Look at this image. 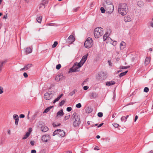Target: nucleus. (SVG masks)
Listing matches in <instances>:
<instances>
[{"instance_id":"338daca9","label":"nucleus","mask_w":153,"mask_h":153,"mask_svg":"<svg viewBox=\"0 0 153 153\" xmlns=\"http://www.w3.org/2000/svg\"><path fill=\"white\" fill-rule=\"evenodd\" d=\"M148 153H153V150H151Z\"/></svg>"},{"instance_id":"bf43d9fd","label":"nucleus","mask_w":153,"mask_h":153,"mask_svg":"<svg viewBox=\"0 0 153 153\" xmlns=\"http://www.w3.org/2000/svg\"><path fill=\"white\" fill-rule=\"evenodd\" d=\"M36 151L35 150H32L31 151V153H36Z\"/></svg>"},{"instance_id":"5fc2aeb1","label":"nucleus","mask_w":153,"mask_h":153,"mask_svg":"<svg viewBox=\"0 0 153 153\" xmlns=\"http://www.w3.org/2000/svg\"><path fill=\"white\" fill-rule=\"evenodd\" d=\"M108 62L109 64V65L110 66H112V63H111V61H110V60H108Z\"/></svg>"},{"instance_id":"bb28decb","label":"nucleus","mask_w":153,"mask_h":153,"mask_svg":"<svg viewBox=\"0 0 153 153\" xmlns=\"http://www.w3.org/2000/svg\"><path fill=\"white\" fill-rule=\"evenodd\" d=\"M128 71H126L124 72H123L122 73H121L119 75V77H121L123 76H124L125 75L126 73L128 72Z\"/></svg>"},{"instance_id":"2eb2a0df","label":"nucleus","mask_w":153,"mask_h":153,"mask_svg":"<svg viewBox=\"0 0 153 153\" xmlns=\"http://www.w3.org/2000/svg\"><path fill=\"white\" fill-rule=\"evenodd\" d=\"M32 65V64H28L25 66L24 68H21L20 70V71H22L24 70H27L30 68L31 67Z\"/></svg>"},{"instance_id":"6e6d98bb","label":"nucleus","mask_w":153,"mask_h":153,"mask_svg":"<svg viewBox=\"0 0 153 153\" xmlns=\"http://www.w3.org/2000/svg\"><path fill=\"white\" fill-rule=\"evenodd\" d=\"M30 143L32 146H33L34 143V141H31L30 142Z\"/></svg>"},{"instance_id":"423d86ee","label":"nucleus","mask_w":153,"mask_h":153,"mask_svg":"<svg viewBox=\"0 0 153 153\" xmlns=\"http://www.w3.org/2000/svg\"><path fill=\"white\" fill-rule=\"evenodd\" d=\"M82 65H81L80 63L76 62L73 65L72 68L70 69V71L72 72H75L78 71V69Z\"/></svg>"},{"instance_id":"7c9ffc66","label":"nucleus","mask_w":153,"mask_h":153,"mask_svg":"<svg viewBox=\"0 0 153 153\" xmlns=\"http://www.w3.org/2000/svg\"><path fill=\"white\" fill-rule=\"evenodd\" d=\"M57 44H58V42H57L55 41V42H54V43L52 45V48H54L55 47L57 46Z\"/></svg>"},{"instance_id":"a18cd8bd","label":"nucleus","mask_w":153,"mask_h":153,"mask_svg":"<svg viewBox=\"0 0 153 153\" xmlns=\"http://www.w3.org/2000/svg\"><path fill=\"white\" fill-rule=\"evenodd\" d=\"M70 117V115H68L67 116H66L65 117L64 120H67Z\"/></svg>"},{"instance_id":"a878e982","label":"nucleus","mask_w":153,"mask_h":153,"mask_svg":"<svg viewBox=\"0 0 153 153\" xmlns=\"http://www.w3.org/2000/svg\"><path fill=\"white\" fill-rule=\"evenodd\" d=\"M42 16H38L36 19V20L38 22L40 23L42 21Z\"/></svg>"},{"instance_id":"9b49d317","label":"nucleus","mask_w":153,"mask_h":153,"mask_svg":"<svg viewBox=\"0 0 153 153\" xmlns=\"http://www.w3.org/2000/svg\"><path fill=\"white\" fill-rule=\"evenodd\" d=\"M50 139V137L49 135H45L42 136V141L45 142H47Z\"/></svg>"},{"instance_id":"0e129e2a","label":"nucleus","mask_w":153,"mask_h":153,"mask_svg":"<svg viewBox=\"0 0 153 153\" xmlns=\"http://www.w3.org/2000/svg\"><path fill=\"white\" fill-rule=\"evenodd\" d=\"M94 149L95 150H99V149H98L96 147L94 148Z\"/></svg>"},{"instance_id":"20e7f679","label":"nucleus","mask_w":153,"mask_h":153,"mask_svg":"<svg viewBox=\"0 0 153 153\" xmlns=\"http://www.w3.org/2000/svg\"><path fill=\"white\" fill-rule=\"evenodd\" d=\"M103 29L101 27L96 28L94 31V35L95 37L98 38L103 34Z\"/></svg>"},{"instance_id":"37998d69","label":"nucleus","mask_w":153,"mask_h":153,"mask_svg":"<svg viewBox=\"0 0 153 153\" xmlns=\"http://www.w3.org/2000/svg\"><path fill=\"white\" fill-rule=\"evenodd\" d=\"M126 118L125 117V116H123L121 117V120L122 121H126Z\"/></svg>"},{"instance_id":"39448f33","label":"nucleus","mask_w":153,"mask_h":153,"mask_svg":"<svg viewBox=\"0 0 153 153\" xmlns=\"http://www.w3.org/2000/svg\"><path fill=\"white\" fill-rule=\"evenodd\" d=\"M93 43V41L90 37L88 38L84 43V46L85 48H91Z\"/></svg>"},{"instance_id":"4468645a","label":"nucleus","mask_w":153,"mask_h":153,"mask_svg":"<svg viewBox=\"0 0 153 153\" xmlns=\"http://www.w3.org/2000/svg\"><path fill=\"white\" fill-rule=\"evenodd\" d=\"M58 130V135L61 137H63L65 135V132L62 130L59 129Z\"/></svg>"},{"instance_id":"58836bf2","label":"nucleus","mask_w":153,"mask_h":153,"mask_svg":"<svg viewBox=\"0 0 153 153\" xmlns=\"http://www.w3.org/2000/svg\"><path fill=\"white\" fill-rule=\"evenodd\" d=\"M61 67V65L60 64H59L56 66V68L57 70H59L60 69Z\"/></svg>"},{"instance_id":"473e14b6","label":"nucleus","mask_w":153,"mask_h":153,"mask_svg":"<svg viewBox=\"0 0 153 153\" xmlns=\"http://www.w3.org/2000/svg\"><path fill=\"white\" fill-rule=\"evenodd\" d=\"M60 123H59L58 124V123H57V124H56V123H53V126L54 127H56V126H59L60 125Z\"/></svg>"},{"instance_id":"f3484780","label":"nucleus","mask_w":153,"mask_h":153,"mask_svg":"<svg viewBox=\"0 0 153 153\" xmlns=\"http://www.w3.org/2000/svg\"><path fill=\"white\" fill-rule=\"evenodd\" d=\"M108 36L109 34L107 32L105 33V34L104 35L103 37V40L104 41H105L107 39L108 40L109 39H111L110 38L108 37Z\"/></svg>"},{"instance_id":"1a4fd4ad","label":"nucleus","mask_w":153,"mask_h":153,"mask_svg":"<svg viewBox=\"0 0 153 153\" xmlns=\"http://www.w3.org/2000/svg\"><path fill=\"white\" fill-rule=\"evenodd\" d=\"M65 79V76H64L62 74H60L57 75L55 78V80L57 82L64 80Z\"/></svg>"},{"instance_id":"4c0bfd02","label":"nucleus","mask_w":153,"mask_h":153,"mask_svg":"<svg viewBox=\"0 0 153 153\" xmlns=\"http://www.w3.org/2000/svg\"><path fill=\"white\" fill-rule=\"evenodd\" d=\"M13 118L15 120V119H19V117L17 115L14 114L13 116Z\"/></svg>"},{"instance_id":"c03bdc74","label":"nucleus","mask_w":153,"mask_h":153,"mask_svg":"<svg viewBox=\"0 0 153 153\" xmlns=\"http://www.w3.org/2000/svg\"><path fill=\"white\" fill-rule=\"evenodd\" d=\"M3 87L1 86L0 87V94H2L3 93Z\"/></svg>"},{"instance_id":"09e8293b","label":"nucleus","mask_w":153,"mask_h":153,"mask_svg":"<svg viewBox=\"0 0 153 153\" xmlns=\"http://www.w3.org/2000/svg\"><path fill=\"white\" fill-rule=\"evenodd\" d=\"M19 122V119H15V123L16 126L18 125Z\"/></svg>"},{"instance_id":"603ef678","label":"nucleus","mask_w":153,"mask_h":153,"mask_svg":"<svg viewBox=\"0 0 153 153\" xmlns=\"http://www.w3.org/2000/svg\"><path fill=\"white\" fill-rule=\"evenodd\" d=\"M25 117V115L23 114H21L19 115V117L20 118H24Z\"/></svg>"},{"instance_id":"6ab92c4d","label":"nucleus","mask_w":153,"mask_h":153,"mask_svg":"<svg viewBox=\"0 0 153 153\" xmlns=\"http://www.w3.org/2000/svg\"><path fill=\"white\" fill-rule=\"evenodd\" d=\"M41 130L43 132H45L48 130V127L46 126H43L41 127Z\"/></svg>"},{"instance_id":"c85d7f7f","label":"nucleus","mask_w":153,"mask_h":153,"mask_svg":"<svg viewBox=\"0 0 153 153\" xmlns=\"http://www.w3.org/2000/svg\"><path fill=\"white\" fill-rule=\"evenodd\" d=\"M137 5L140 7L142 6L143 5V2L141 1H139L137 2Z\"/></svg>"},{"instance_id":"aec40b11","label":"nucleus","mask_w":153,"mask_h":153,"mask_svg":"<svg viewBox=\"0 0 153 153\" xmlns=\"http://www.w3.org/2000/svg\"><path fill=\"white\" fill-rule=\"evenodd\" d=\"M131 19L130 16H125L124 18V20L126 22H130Z\"/></svg>"},{"instance_id":"c9c22d12","label":"nucleus","mask_w":153,"mask_h":153,"mask_svg":"<svg viewBox=\"0 0 153 153\" xmlns=\"http://www.w3.org/2000/svg\"><path fill=\"white\" fill-rule=\"evenodd\" d=\"M149 89L148 88L146 87L144 89V91L145 92H147L149 91Z\"/></svg>"},{"instance_id":"7ed1b4c3","label":"nucleus","mask_w":153,"mask_h":153,"mask_svg":"<svg viewBox=\"0 0 153 153\" xmlns=\"http://www.w3.org/2000/svg\"><path fill=\"white\" fill-rule=\"evenodd\" d=\"M104 6L105 7L106 12L109 13H111L114 10V5L111 2L108 0L105 1L103 4Z\"/></svg>"},{"instance_id":"0eeeda50","label":"nucleus","mask_w":153,"mask_h":153,"mask_svg":"<svg viewBox=\"0 0 153 153\" xmlns=\"http://www.w3.org/2000/svg\"><path fill=\"white\" fill-rule=\"evenodd\" d=\"M97 78L100 80H105L106 78V76L105 74L101 71L99 73Z\"/></svg>"},{"instance_id":"de8ad7c7","label":"nucleus","mask_w":153,"mask_h":153,"mask_svg":"<svg viewBox=\"0 0 153 153\" xmlns=\"http://www.w3.org/2000/svg\"><path fill=\"white\" fill-rule=\"evenodd\" d=\"M48 3V1L47 0H44L42 2V4L45 5V4H47Z\"/></svg>"},{"instance_id":"e2e57ef3","label":"nucleus","mask_w":153,"mask_h":153,"mask_svg":"<svg viewBox=\"0 0 153 153\" xmlns=\"http://www.w3.org/2000/svg\"><path fill=\"white\" fill-rule=\"evenodd\" d=\"M29 113H30V112L29 111L28 112V115H27V119H28L29 120Z\"/></svg>"},{"instance_id":"e433bc0d","label":"nucleus","mask_w":153,"mask_h":153,"mask_svg":"<svg viewBox=\"0 0 153 153\" xmlns=\"http://www.w3.org/2000/svg\"><path fill=\"white\" fill-rule=\"evenodd\" d=\"M98 116L100 117H102L103 113L102 112H99L97 114Z\"/></svg>"},{"instance_id":"f03ea898","label":"nucleus","mask_w":153,"mask_h":153,"mask_svg":"<svg viewBox=\"0 0 153 153\" xmlns=\"http://www.w3.org/2000/svg\"><path fill=\"white\" fill-rule=\"evenodd\" d=\"M118 11L119 13L122 15H126L128 11L127 4L125 3L120 4L119 5Z\"/></svg>"},{"instance_id":"a19ab883","label":"nucleus","mask_w":153,"mask_h":153,"mask_svg":"<svg viewBox=\"0 0 153 153\" xmlns=\"http://www.w3.org/2000/svg\"><path fill=\"white\" fill-rule=\"evenodd\" d=\"M76 107L77 108H80L82 106V105L80 103H79L76 105Z\"/></svg>"},{"instance_id":"dca6fc26","label":"nucleus","mask_w":153,"mask_h":153,"mask_svg":"<svg viewBox=\"0 0 153 153\" xmlns=\"http://www.w3.org/2000/svg\"><path fill=\"white\" fill-rule=\"evenodd\" d=\"M115 83L114 81H108L106 82V85L108 86H110L114 85Z\"/></svg>"},{"instance_id":"5701e85b","label":"nucleus","mask_w":153,"mask_h":153,"mask_svg":"<svg viewBox=\"0 0 153 153\" xmlns=\"http://www.w3.org/2000/svg\"><path fill=\"white\" fill-rule=\"evenodd\" d=\"M53 106H51L47 108L43 111V113H46L48 112L51 109Z\"/></svg>"},{"instance_id":"a211bd4d","label":"nucleus","mask_w":153,"mask_h":153,"mask_svg":"<svg viewBox=\"0 0 153 153\" xmlns=\"http://www.w3.org/2000/svg\"><path fill=\"white\" fill-rule=\"evenodd\" d=\"M126 44L123 41L120 44V47L121 50L123 49L126 46Z\"/></svg>"},{"instance_id":"72a5a7b5","label":"nucleus","mask_w":153,"mask_h":153,"mask_svg":"<svg viewBox=\"0 0 153 153\" xmlns=\"http://www.w3.org/2000/svg\"><path fill=\"white\" fill-rule=\"evenodd\" d=\"M58 134V129L55 131L53 134V135L54 136L55 135Z\"/></svg>"},{"instance_id":"9d476101","label":"nucleus","mask_w":153,"mask_h":153,"mask_svg":"<svg viewBox=\"0 0 153 153\" xmlns=\"http://www.w3.org/2000/svg\"><path fill=\"white\" fill-rule=\"evenodd\" d=\"M74 36L72 35H71L67 39V42L70 44L72 43L75 41Z\"/></svg>"},{"instance_id":"f8f14e48","label":"nucleus","mask_w":153,"mask_h":153,"mask_svg":"<svg viewBox=\"0 0 153 153\" xmlns=\"http://www.w3.org/2000/svg\"><path fill=\"white\" fill-rule=\"evenodd\" d=\"M88 56V54H87L82 57V59H81L80 61L79 62L80 63L81 65H82L85 62L87 59Z\"/></svg>"},{"instance_id":"13d9d810","label":"nucleus","mask_w":153,"mask_h":153,"mask_svg":"<svg viewBox=\"0 0 153 153\" xmlns=\"http://www.w3.org/2000/svg\"><path fill=\"white\" fill-rule=\"evenodd\" d=\"M138 116L137 115H136L135 116V118H134V122H136V121L137 120V119H138Z\"/></svg>"},{"instance_id":"ddd939ff","label":"nucleus","mask_w":153,"mask_h":153,"mask_svg":"<svg viewBox=\"0 0 153 153\" xmlns=\"http://www.w3.org/2000/svg\"><path fill=\"white\" fill-rule=\"evenodd\" d=\"M64 113L63 112V110L61 109L56 114V117H62L63 116Z\"/></svg>"},{"instance_id":"4be33fe9","label":"nucleus","mask_w":153,"mask_h":153,"mask_svg":"<svg viewBox=\"0 0 153 153\" xmlns=\"http://www.w3.org/2000/svg\"><path fill=\"white\" fill-rule=\"evenodd\" d=\"M150 60V58L148 57H146L145 61V64H146V65H148V64H149Z\"/></svg>"},{"instance_id":"680f3d73","label":"nucleus","mask_w":153,"mask_h":153,"mask_svg":"<svg viewBox=\"0 0 153 153\" xmlns=\"http://www.w3.org/2000/svg\"><path fill=\"white\" fill-rule=\"evenodd\" d=\"M8 133L9 134H10V130H8L7 131Z\"/></svg>"},{"instance_id":"cd10ccee","label":"nucleus","mask_w":153,"mask_h":153,"mask_svg":"<svg viewBox=\"0 0 153 153\" xmlns=\"http://www.w3.org/2000/svg\"><path fill=\"white\" fill-rule=\"evenodd\" d=\"M77 90L76 89L70 92L69 94V95L72 96L74 94H75Z\"/></svg>"},{"instance_id":"8fccbe9b","label":"nucleus","mask_w":153,"mask_h":153,"mask_svg":"<svg viewBox=\"0 0 153 153\" xmlns=\"http://www.w3.org/2000/svg\"><path fill=\"white\" fill-rule=\"evenodd\" d=\"M113 125L116 128H117L119 126V125L117 123L113 124Z\"/></svg>"},{"instance_id":"79ce46f5","label":"nucleus","mask_w":153,"mask_h":153,"mask_svg":"<svg viewBox=\"0 0 153 153\" xmlns=\"http://www.w3.org/2000/svg\"><path fill=\"white\" fill-rule=\"evenodd\" d=\"M100 10L102 13H104L105 12V10L103 7H101L100 8Z\"/></svg>"},{"instance_id":"412c9836","label":"nucleus","mask_w":153,"mask_h":153,"mask_svg":"<svg viewBox=\"0 0 153 153\" xmlns=\"http://www.w3.org/2000/svg\"><path fill=\"white\" fill-rule=\"evenodd\" d=\"M32 52V49L31 48H26L25 52L26 53V54H28L29 53H31Z\"/></svg>"},{"instance_id":"b1692460","label":"nucleus","mask_w":153,"mask_h":153,"mask_svg":"<svg viewBox=\"0 0 153 153\" xmlns=\"http://www.w3.org/2000/svg\"><path fill=\"white\" fill-rule=\"evenodd\" d=\"M30 133V131L27 132L26 133V134L24 135V137L22 138V139L25 140L26 139L29 135Z\"/></svg>"},{"instance_id":"69168bd1","label":"nucleus","mask_w":153,"mask_h":153,"mask_svg":"<svg viewBox=\"0 0 153 153\" xmlns=\"http://www.w3.org/2000/svg\"><path fill=\"white\" fill-rule=\"evenodd\" d=\"M96 137L98 139H99L100 137V136L98 135L96 136Z\"/></svg>"},{"instance_id":"c756f323","label":"nucleus","mask_w":153,"mask_h":153,"mask_svg":"<svg viewBox=\"0 0 153 153\" xmlns=\"http://www.w3.org/2000/svg\"><path fill=\"white\" fill-rule=\"evenodd\" d=\"M7 60H5L4 61H0V63H1L2 64V66H3L4 64L6 63V62H7Z\"/></svg>"},{"instance_id":"f704fd0d","label":"nucleus","mask_w":153,"mask_h":153,"mask_svg":"<svg viewBox=\"0 0 153 153\" xmlns=\"http://www.w3.org/2000/svg\"><path fill=\"white\" fill-rule=\"evenodd\" d=\"M91 96L94 98H95L97 97V95L95 93H93L91 94Z\"/></svg>"},{"instance_id":"052dcab7","label":"nucleus","mask_w":153,"mask_h":153,"mask_svg":"<svg viewBox=\"0 0 153 153\" xmlns=\"http://www.w3.org/2000/svg\"><path fill=\"white\" fill-rule=\"evenodd\" d=\"M103 123H101V124H100L98 126V128H99L102 125H103Z\"/></svg>"},{"instance_id":"393cba45","label":"nucleus","mask_w":153,"mask_h":153,"mask_svg":"<svg viewBox=\"0 0 153 153\" xmlns=\"http://www.w3.org/2000/svg\"><path fill=\"white\" fill-rule=\"evenodd\" d=\"M62 95L63 94H62L60 95H59V97H58L55 99L53 102V103H54L58 101L60 99V98L62 97Z\"/></svg>"},{"instance_id":"4d7b16f0","label":"nucleus","mask_w":153,"mask_h":153,"mask_svg":"<svg viewBox=\"0 0 153 153\" xmlns=\"http://www.w3.org/2000/svg\"><path fill=\"white\" fill-rule=\"evenodd\" d=\"M7 14H6L3 17V19H6L7 18Z\"/></svg>"},{"instance_id":"6e6552de","label":"nucleus","mask_w":153,"mask_h":153,"mask_svg":"<svg viewBox=\"0 0 153 153\" xmlns=\"http://www.w3.org/2000/svg\"><path fill=\"white\" fill-rule=\"evenodd\" d=\"M53 95L51 92H49L46 93L45 94L44 97L45 99L46 100H49L53 97Z\"/></svg>"},{"instance_id":"f257e3e1","label":"nucleus","mask_w":153,"mask_h":153,"mask_svg":"<svg viewBox=\"0 0 153 153\" xmlns=\"http://www.w3.org/2000/svg\"><path fill=\"white\" fill-rule=\"evenodd\" d=\"M71 121V122L74 126H79L80 123V119L79 116L76 112H74L70 118Z\"/></svg>"},{"instance_id":"3c124183","label":"nucleus","mask_w":153,"mask_h":153,"mask_svg":"<svg viewBox=\"0 0 153 153\" xmlns=\"http://www.w3.org/2000/svg\"><path fill=\"white\" fill-rule=\"evenodd\" d=\"M23 76L25 78L27 77L28 75L25 72L23 74Z\"/></svg>"},{"instance_id":"49530a36","label":"nucleus","mask_w":153,"mask_h":153,"mask_svg":"<svg viewBox=\"0 0 153 153\" xmlns=\"http://www.w3.org/2000/svg\"><path fill=\"white\" fill-rule=\"evenodd\" d=\"M72 110V108L70 107H69L67 108L66 110L68 111H70Z\"/></svg>"},{"instance_id":"ea45409f","label":"nucleus","mask_w":153,"mask_h":153,"mask_svg":"<svg viewBox=\"0 0 153 153\" xmlns=\"http://www.w3.org/2000/svg\"><path fill=\"white\" fill-rule=\"evenodd\" d=\"M129 67L128 66H120V69H126L127 68H128Z\"/></svg>"},{"instance_id":"2f4dec72","label":"nucleus","mask_w":153,"mask_h":153,"mask_svg":"<svg viewBox=\"0 0 153 153\" xmlns=\"http://www.w3.org/2000/svg\"><path fill=\"white\" fill-rule=\"evenodd\" d=\"M65 101L64 100H62L59 103V105L60 106H62L65 103Z\"/></svg>"},{"instance_id":"774afa93","label":"nucleus","mask_w":153,"mask_h":153,"mask_svg":"<svg viewBox=\"0 0 153 153\" xmlns=\"http://www.w3.org/2000/svg\"><path fill=\"white\" fill-rule=\"evenodd\" d=\"M87 81H88V79H86L85 80L84 82L85 83V82H87Z\"/></svg>"},{"instance_id":"864d4df0","label":"nucleus","mask_w":153,"mask_h":153,"mask_svg":"<svg viewBox=\"0 0 153 153\" xmlns=\"http://www.w3.org/2000/svg\"><path fill=\"white\" fill-rule=\"evenodd\" d=\"M88 88V87L87 86H84L83 87V89L85 90H87Z\"/></svg>"}]
</instances>
